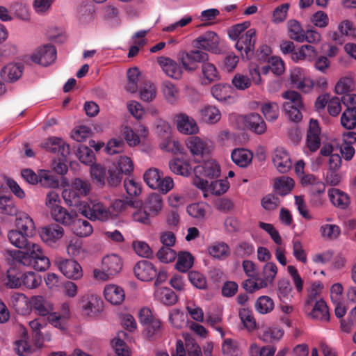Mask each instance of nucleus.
<instances>
[{"mask_svg": "<svg viewBox=\"0 0 356 356\" xmlns=\"http://www.w3.org/2000/svg\"><path fill=\"white\" fill-rule=\"evenodd\" d=\"M282 97L286 99L283 104L286 115L292 121H300L304 109L301 95L296 91L288 90L282 94Z\"/></svg>", "mask_w": 356, "mask_h": 356, "instance_id": "1", "label": "nucleus"}, {"mask_svg": "<svg viewBox=\"0 0 356 356\" xmlns=\"http://www.w3.org/2000/svg\"><path fill=\"white\" fill-rule=\"evenodd\" d=\"M122 268L121 258L115 254H108L102 259V270H94V276L96 279L105 281L119 273Z\"/></svg>", "mask_w": 356, "mask_h": 356, "instance_id": "2", "label": "nucleus"}, {"mask_svg": "<svg viewBox=\"0 0 356 356\" xmlns=\"http://www.w3.org/2000/svg\"><path fill=\"white\" fill-rule=\"evenodd\" d=\"M147 185L152 188L157 189L163 193H167L174 186V182L171 177H163V174L157 168H150L145 172L143 176Z\"/></svg>", "mask_w": 356, "mask_h": 356, "instance_id": "3", "label": "nucleus"}, {"mask_svg": "<svg viewBox=\"0 0 356 356\" xmlns=\"http://www.w3.org/2000/svg\"><path fill=\"white\" fill-rule=\"evenodd\" d=\"M79 211L83 216L92 220L106 221L112 218L111 211L98 201L84 204L80 207Z\"/></svg>", "mask_w": 356, "mask_h": 356, "instance_id": "4", "label": "nucleus"}, {"mask_svg": "<svg viewBox=\"0 0 356 356\" xmlns=\"http://www.w3.org/2000/svg\"><path fill=\"white\" fill-rule=\"evenodd\" d=\"M54 263L59 270L69 279L76 280L83 276L82 268L75 260L58 257Z\"/></svg>", "mask_w": 356, "mask_h": 356, "instance_id": "5", "label": "nucleus"}, {"mask_svg": "<svg viewBox=\"0 0 356 356\" xmlns=\"http://www.w3.org/2000/svg\"><path fill=\"white\" fill-rule=\"evenodd\" d=\"M256 39V31L254 29L248 30L238 39L235 47L243 58H250L254 50Z\"/></svg>", "mask_w": 356, "mask_h": 356, "instance_id": "6", "label": "nucleus"}, {"mask_svg": "<svg viewBox=\"0 0 356 356\" xmlns=\"http://www.w3.org/2000/svg\"><path fill=\"white\" fill-rule=\"evenodd\" d=\"M57 53L55 47L49 44L42 45L35 50L31 56L33 62L42 66H48L54 63Z\"/></svg>", "mask_w": 356, "mask_h": 356, "instance_id": "7", "label": "nucleus"}, {"mask_svg": "<svg viewBox=\"0 0 356 356\" xmlns=\"http://www.w3.org/2000/svg\"><path fill=\"white\" fill-rule=\"evenodd\" d=\"M219 38L213 31H207L200 35L193 42V46L197 49H202L208 51L218 54L220 52L218 47Z\"/></svg>", "mask_w": 356, "mask_h": 356, "instance_id": "8", "label": "nucleus"}, {"mask_svg": "<svg viewBox=\"0 0 356 356\" xmlns=\"http://www.w3.org/2000/svg\"><path fill=\"white\" fill-rule=\"evenodd\" d=\"M40 146L47 152L60 156L64 159L70 154V146L60 138H49L42 142Z\"/></svg>", "mask_w": 356, "mask_h": 356, "instance_id": "9", "label": "nucleus"}, {"mask_svg": "<svg viewBox=\"0 0 356 356\" xmlns=\"http://www.w3.org/2000/svg\"><path fill=\"white\" fill-rule=\"evenodd\" d=\"M177 130L186 135H194L199 132V127L196 121L191 116L184 113L175 115Z\"/></svg>", "mask_w": 356, "mask_h": 356, "instance_id": "10", "label": "nucleus"}, {"mask_svg": "<svg viewBox=\"0 0 356 356\" xmlns=\"http://www.w3.org/2000/svg\"><path fill=\"white\" fill-rule=\"evenodd\" d=\"M156 131L159 134H163L164 140L161 143L160 147L163 150L176 154L180 151V144L178 141L172 140L170 138V127L165 122H161L158 124Z\"/></svg>", "mask_w": 356, "mask_h": 356, "instance_id": "11", "label": "nucleus"}, {"mask_svg": "<svg viewBox=\"0 0 356 356\" xmlns=\"http://www.w3.org/2000/svg\"><path fill=\"white\" fill-rule=\"evenodd\" d=\"M81 304L83 314L88 316H95L102 309V301L96 295L88 294L83 296Z\"/></svg>", "mask_w": 356, "mask_h": 356, "instance_id": "12", "label": "nucleus"}, {"mask_svg": "<svg viewBox=\"0 0 356 356\" xmlns=\"http://www.w3.org/2000/svg\"><path fill=\"white\" fill-rule=\"evenodd\" d=\"M26 252L17 250H11L8 251V255L16 262L24 266H32L33 255L38 252V244L32 243L28 247Z\"/></svg>", "mask_w": 356, "mask_h": 356, "instance_id": "13", "label": "nucleus"}, {"mask_svg": "<svg viewBox=\"0 0 356 356\" xmlns=\"http://www.w3.org/2000/svg\"><path fill=\"white\" fill-rule=\"evenodd\" d=\"M273 162L277 170L281 173L287 172L292 167L289 152L283 147H277L273 155Z\"/></svg>", "mask_w": 356, "mask_h": 356, "instance_id": "14", "label": "nucleus"}, {"mask_svg": "<svg viewBox=\"0 0 356 356\" xmlns=\"http://www.w3.org/2000/svg\"><path fill=\"white\" fill-rule=\"evenodd\" d=\"M157 62L164 73L169 77L174 79H179L181 77L183 67L175 60L168 57L161 56L158 58Z\"/></svg>", "mask_w": 356, "mask_h": 356, "instance_id": "15", "label": "nucleus"}, {"mask_svg": "<svg viewBox=\"0 0 356 356\" xmlns=\"http://www.w3.org/2000/svg\"><path fill=\"white\" fill-rule=\"evenodd\" d=\"M40 234L44 243L49 245H52L62 238L64 234V229L58 225L51 224L42 227Z\"/></svg>", "mask_w": 356, "mask_h": 356, "instance_id": "16", "label": "nucleus"}, {"mask_svg": "<svg viewBox=\"0 0 356 356\" xmlns=\"http://www.w3.org/2000/svg\"><path fill=\"white\" fill-rule=\"evenodd\" d=\"M186 146L193 156H204L211 151L210 142L197 136H191L186 140Z\"/></svg>", "mask_w": 356, "mask_h": 356, "instance_id": "17", "label": "nucleus"}, {"mask_svg": "<svg viewBox=\"0 0 356 356\" xmlns=\"http://www.w3.org/2000/svg\"><path fill=\"white\" fill-rule=\"evenodd\" d=\"M134 274L141 281H150L157 275L154 265L149 261H138L134 268Z\"/></svg>", "mask_w": 356, "mask_h": 356, "instance_id": "18", "label": "nucleus"}, {"mask_svg": "<svg viewBox=\"0 0 356 356\" xmlns=\"http://www.w3.org/2000/svg\"><path fill=\"white\" fill-rule=\"evenodd\" d=\"M194 172L208 179H216L220 175V168L216 161L208 160L195 167Z\"/></svg>", "mask_w": 356, "mask_h": 356, "instance_id": "19", "label": "nucleus"}, {"mask_svg": "<svg viewBox=\"0 0 356 356\" xmlns=\"http://www.w3.org/2000/svg\"><path fill=\"white\" fill-rule=\"evenodd\" d=\"M31 305L35 312L42 316H46L54 310L53 303L42 296H33L31 299Z\"/></svg>", "mask_w": 356, "mask_h": 356, "instance_id": "20", "label": "nucleus"}, {"mask_svg": "<svg viewBox=\"0 0 356 356\" xmlns=\"http://www.w3.org/2000/svg\"><path fill=\"white\" fill-rule=\"evenodd\" d=\"M24 67L19 63H9L1 70V78L8 82H15L22 75Z\"/></svg>", "mask_w": 356, "mask_h": 356, "instance_id": "21", "label": "nucleus"}, {"mask_svg": "<svg viewBox=\"0 0 356 356\" xmlns=\"http://www.w3.org/2000/svg\"><path fill=\"white\" fill-rule=\"evenodd\" d=\"M201 70L202 76H200V80L203 85L211 84L220 79V73L215 65L209 61L202 65Z\"/></svg>", "mask_w": 356, "mask_h": 356, "instance_id": "22", "label": "nucleus"}, {"mask_svg": "<svg viewBox=\"0 0 356 356\" xmlns=\"http://www.w3.org/2000/svg\"><path fill=\"white\" fill-rule=\"evenodd\" d=\"M309 315L311 318L322 321L328 322L330 321V312L326 302L321 298L316 301L312 305Z\"/></svg>", "mask_w": 356, "mask_h": 356, "instance_id": "23", "label": "nucleus"}, {"mask_svg": "<svg viewBox=\"0 0 356 356\" xmlns=\"http://www.w3.org/2000/svg\"><path fill=\"white\" fill-rule=\"evenodd\" d=\"M104 293L106 300L113 305L121 304L125 297L123 289L115 284L106 286Z\"/></svg>", "mask_w": 356, "mask_h": 356, "instance_id": "24", "label": "nucleus"}, {"mask_svg": "<svg viewBox=\"0 0 356 356\" xmlns=\"http://www.w3.org/2000/svg\"><path fill=\"white\" fill-rule=\"evenodd\" d=\"M51 215L55 221L65 226H70L74 222V218L76 217L75 212H69L61 206L53 209V211H51Z\"/></svg>", "mask_w": 356, "mask_h": 356, "instance_id": "25", "label": "nucleus"}, {"mask_svg": "<svg viewBox=\"0 0 356 356\" xmlns=\"http://www.w3.org/2000/svg\"><path fill=\"white\" fill-rule=\"evenodd\" d=\"M199 113L200 120L209 124H216L221 118L220 111L214 106L207 105L200 109Z\"/></svg>", "mask_w": 356, "mask_h": 356, "instance_id": "26", "label": "nucleus"}, {"mask_svg": "<svg viewBox=\"0 0 356 356\" xmlns=\"http://www.w3.org/2000/svg\"><path fill=\"white\" fill-rule=\"evenodd\" d=\"M252 153L243 148L235 149L231 154L232 161L241 168L247 167L252 160Z\"/></svg>", "mask_w": 356, "mask_h": 356, "instance_id": "27", "label": "nucleus"}, {"mask_svg": "<svg viewBox=\"0 0 356 356\" xmlns=\"http://www.w3.org/2000/svg\"><path fill=\"white\" fill-rule=\"evenodd\" d=\"M247 126L257 134H262L266 130V124L261 116L256 113L247 115L245 118Z\"/></svg>", "mask_w": 356, "mask_h": 356, "instance_id": "28", "label": "nucleus"}, {"mask_svg": "<svg viewBox=\"0 0 356 356\" xmlns=\"http://www.w3.org/2000/svg\"><path fill=\"white\" fill-rule=\"evenodd\" d=\"M22 272L15 267H11L7 270L3 279V284L9 289H19L21 287Z\"/></svg>", "mask_w": 356, "mask_h": 356, "instance_id": "29", "label": "nucleus"}, {"mask_svg": "<svg viewBox=\"0 0 356 356\" xmlns=\"http://www.w3.org/2000/svg\"><path fill=\"white\" fill-rule=\"evenodd\" d=\"M284 334V330L277 326L268 327L262 329L259 333V338L266 343L279 341Z\"/></svg>", "mask_w": 356, "mask_h": 356, "instance_id": "30", "label": "nucleus"}, {"mask_svg": "<svg viewBox=\"0 0 356 356\" xmlns=\"http://www.w3.org/2000/svg\"><path fill=\"white\" fill-rule=\"evenodd\" d=\"M7 237L10 243L17 248L25 249L30 247L29 236L17 229H12L8 232Z\"/></svg>", "mask_w": 356, "mask_h": 356, "instance_id": "31", "label": "nucleus"}, {"mask_svg": "<svg viewBox=\"0 0 356 356\" xmlns=\"http://www.w3.org/2000/svg\"><path fill=\"white\" fill-rule=\"evenodd\" d=\"M169 168L173 173L184 177L189 176L192 170L189 162L180 159L171 160L169 162Z\"/></svg>", "mask_w": 356, "mask_h": 356, "instance_id": "32", "label": "nucleus"}, {"mask_svg": "<svg viewBox=\"0 0 356 356\" xmlns=\"http://www.w3.org/2000/svg\"><path fill=\"white\" fill-rule=\"evenodd\" d=\"M73 232L79 237H87L90 236L93 231L90 223L84 219L74 218V222L71 225Z\"/></svg>", "mask_w": 356, "mask_h": 356, "instance_id": "33", "label": "nucleus"}, {"mask_svg": "<svg viewBox=\"0 0 356 356\" xmlns=\"http://www.w3.org/2000/svg\"><path fill=\"white\" fill-rule=\"evenodd\" d=\"M260 109L266 120L268 122L275 121L280 115V107L275 102H264L261 103Z\"/></svg>", "mask_w": 356, "mask_h": 356, "instance_id": "34", "label": "nucleus"}, {"mask_svg": "<svg viewBox=\"0 0 356 356\" xmlns=\"http://www.w3.org/2000/svg\"><path fill=\"white\" fill-rule=\"evenodd\" d=\"M18 209L12 197L0 195V214L7 216H15Z\"/></svg>", "mask_w": 356, "mask_h": 356, "instance_id": "35", "label": "nucleus"}, {"mask_svg": "<svg viewBox=\"0 0 356 356\" xmlns=\"http://www.w3.org/2000/svg\"><path fill=\"white\" fill-rule=\"evenodd\" d=\"M211 92L218 102H227L232 98V87L229 84H216L211 87Z\"/></svg>", "mask_w": 356, "mask_h": 356, "instance_id": "36", "label": "nucleus"}, {"mask_svg": "<svg viewBox=\"0 0 356 356\" xmlns=\"http://www.w3.org/2000/svg\"><path fill=\"white\" fill-rule=\"evenodd\" d=\"M209 254L218 259H224L229 256L230 249L225 242H216L208 248Z\"/></svg>", "mask_w": 356, "mask_h": 356, "instance_id": "37", "label": "nucleus"}, {"mask_svg": "<svg viewBox=\"0 0 356 356\" xmlns=\"http://www.w3.org/2000/svg\"><path fill=\"white\" fill-rule=\"evenodd\" d=\"M90 175L93 181L99 187L102 188L106 184V168L99 163H95L90 165Z\"/></svg>", "mask_w": 356, "mask_h": 356, "instance_id": "38", "label": "nucleus"}, {"mask_svg": "<svg viewBox=\"0 0 356 356\" xmlns=\"http://www.w3.org/2000/svg\"><path fill=\"white\" fill-rule=\"evenodd\" d=\"M39 182L45 188H56L59 186L58 177L49 170H40L38 172Z\"/></svg>", "mask_w": 356, "mask_h": 356, "instance_id": "39", "label": "nucleus"}, {"mask_svg": "<svg viewBox=\"0 0 356 356\" xmlns=\"http://www.w3.org/2000/svg\"><path fill=\"white\" fill-rule=\"evenodd\" d=\"M287 30L291 39L298 42H303V34L305 31L298 20H289L287 22Z\"/></svg>", "mask_w": 356, "mask_h": 356, "instance_id": "40", "label": "nucleus"}, {"mask_svg": "<svg viewBox=\"0 0 356 356\" xmlns=\"http://www.w3.org/2000/svg\"><path fill=\"white\" fill-rule=\"evenodd\" d=\"M329 197L335 207L341 209L346 208L350 203L348 196L339 189L333 188L329 191Z\"/></svg>", "mask_w": 356, "mask_h": 356, "instance_id": "41", "label": "nucleus"}, {"mask_svg": "<svg viewBox=\"0 0 356 356\" xmlns=\"http://www.w3.org/2000/svg\"><path fill=\"white\" fill-rule=\"evenodd\" d=\"M17 229L29 237L35 230V224L33 219L26 213L22 214L17 218Z\"/></svg>", "mask_w": 356, "mask_h": 356, "instance_id": "42", "label": "nucleus"}, {"mask_svg": "<svg viewBox=\"0 0 356 356\" xmlns=\"http://www.w3.org/2000/svg\"><path fill=\"white\" fill-rule=\"evenodd\" d=\"M294 186V181L289 177H281L275 183V190L281 196L289 194Z\"/></svg>", "mask_w": 356, "mask_h": 356, "instance_id": "43", "label": "nucleus"}, {"mask_svg": "<svg viewBox=\"0 0 356 356\" xmlns=\"http://www.w3.org/2000/svg\"><path fill=\"white\" fill-rule=\"evenodd\" d=\"M50 266L49 258L44 255L41 247L38 245V252L33 255L32 267L38 271H44Z\"/></svg>", "mask_w": 356, "mask_h": 356, "instance_id": "44", "label": "nucleus"}, {"mask_svg": "<svg viewBox=\"0 0 356 356\" xmlns=\"http://www.w3.org/2000/svg\"><path fill=\"white\" fill-rule=\"evenodd\" d=\"M41 282V277L34 272L29 271L22 273L21 287L24 286L29 289H33L38 288Z\"/></svg>", "mask_w": 356, "mask_h": 356, "instance_id": "45", "label": "nucleus"}, {"mask_svg": "<svg viewBox=\"0 0 356 356\" xmlns=\"http://www.w3.org/2000/svg\"><path fill=\"white\" fill-rule=\"evenodd\" d=\"M277 273V267L275 263L268 262L264 265L261 280L264 284H266V287H268V285L273 283Z\"/></svg>", "mask_w": 356, "mask_h": 356, "instance_id": "46", "label": "nucleus"}, {"mask_svg": "<svg viewBox=\"0 0 356 356\" xmlns=\"http://www.w3.org/2000/svg\"><path fill=\"white\" fill-rule=\"evenodd\" d=\"M141 100L146 102L153 101L156 96V88L154 83L147 81L139 90Z\"/></svg>", "mask_w": 356, "mask_h": 356, "instance_id": "47", "label": "nucleus"}, {"mask_svg": "<svg viewBox=\"0 0 356 356\" xmlns=\"http://www.w3.org/2000/svg\"><path fill=\"white\" fill-rule=\"evenodd\" d=\"M194 258L188 252H180L178 254L176 267L180 272L185 273L193 266Z\"/></svg>", "mask_w": 356, "mask_h": 356, "instance_id": "48", "label": "nucleus"}, {"mask_svg": "<svg viewBox=\"0 0 356 356\" xmlns=\"http://www.w3.org/2000/svg\"><path fill=\"white\" fill-rule=\"evenodd\" d=\"M71 185L73 188L76 191V193L81 195V197H86L91 191V183L87 179L75 178L72 181Z\"/></svg>", "mask_w": 356, "mask_h": 356, "instance_id": "49", "label": "nucleus"}, {"mask_svg": "<svg viewBox=\"0 0 356 356\" xmlns=\"http://www.w3.org/2000/svg\"><path fill=\"white\" fill-rule=\"evenodd\" d=\"M140 71L138 67H132L127 71V83L126 90L131 93L138 90V82L139 80Z\"/></svg>", "mask_w": 356, "mask_h": 356, "instance_id": "50", "label": "nucleus"}, {"mask_svg": "<svg viewBox=\"0 0 356 356\" xmlns=\"http://www.w3.org/2000/svg\"><path fill=\"white\" fill-rule=\"evenodd\" d=\"M322 289L321 284L319 282H315L312 284L309 289L308 290V294L305 300V308L309 309L310 305L316 303V301H318V298L321 291Z\"/></svg>", "mask_w": 356, "mask_h": 356, "instance_id": "51", "label": "nucleus"}, {"mask_svg": "<svg viewBox=\"0 0 356 356\" xmlns=\"http://www.w3.org/2000/svg\"><path fill=\"white\" fill-rule=\"evenodd\" d=\"M145 207L152 213L156 214L163 207V200L160 194L152 193L145 200Z\"/></svg>", "mask_w": 356, "mask_h": 356, "instance_id": "52", "label": "nucleus"}, {"mask_svg": "<svg viewBox=\"0 0 356 356\" xmlns=\"http://www.w3.org/2000/svg\"><path fill=\"white\" fill-rule=\"evenodd\" d=\"M243 288L248 293H253L261 289L266 288L260 276L251 277L245 280L242 284Z\"/></svg>", "mask_w": 356, "mask_h": 356, "instance_id": "53", "label": "nucleus"}, {"mask_svg": "<svg viewBox=\"0 0 356 356\" xmlns=\"http://www.w3.org/2000/svg\"><path fill=\"white\" fill-rule=\"evenodd\" d=\"M255 308L260 314H265L270 312L273 309L274 302L270 297L263 296L257 300Z\"/></svg>", "mask_w": 356, "mask_h": 356, "instance_id": "54", "label": "nucleus"}, {"mask_svg": "<svg viewBox=\"0 0 356 356\" xmlns=\"http://www.w3.org/2000/svg\"><path fill=\"white\" fill-rule=\"evenodd\" d=\"M162 91L165 99L170 104L175 103L179 98V92L177 88L170 81L163 82Z\"/></svg>", "mask_w": 356, "mask_h": 356, "instance_id": "55", "label": "nucleus"}, {"mask_svg": "<svg viewBox=\"0 0 356 356\" xmlns=\"http://www.w3.org/2000/svg\"><path fill=\"white\" fill-rule=\"evenodd\" d=\"M160 301L165 305H173L177 302L176 293L170 289H161L156 293Z\"/></svg>", "mask_w": 356, "mask_h": 356, "instance_id": "56", "label": "nucleus"}, {"mask_svg": "<svg viewBox=\"0 0 356 356\" xmlns=\"http://www.w3.org/2000/svg\"><path fill=\"white\" fill-rule=\"evenodd\" d=\"M77 156L79 161L86 164L91 165L95 161V154L93 151L88 147L81 145L77 150Z\"/></svg>", "mask_w": 356, "mask_h": 356, "instance_id": "57", "label": "nucleus"}, {"mask_svg": "<svg viewBox=\"0 0 356 356\" xmlns=\"http://www.w3.org/2000/svg\"><path fill=\"white\" fill-rule=\"evenodd\" d=\"M207 205L203 203H193L187 207L186 211L189 216L198 219L203 220L206 216Z\"/></svg>", "mask_w": 356, "mask_h": 356, "instance_id": "58", "label": "nucleus"}, {"mask_svg": "<svg viewBox=\"0 0 356 356\" xmlns=\"http://www.w3.org/2000/svg\"><path fill=\"white\" fill-rule=\"evenodd\" d=\"M134 202L128 198L121 200L118 199L113 202L111 205L112 209V217L118 216L120 213L124 211L129 207H133Z\"/></svg>", "mask_w": 356, "mask_h": 356, "instance_id": "59", "label": "nucleus"}, {"mask_svg": "<svg viewBox=\"0 0 356 356\" xmlns=\"http://www.w3.org/2000/svg\"><path fill=\"white\" fill-rule=\"evenodd\" d=\"M341 124L346 129H353L356 127V111L345 110L341 117Z\"/></svg>", "mask_w": 356, "mask_h": 356, "instance_id": "60", "label": "nucleus"}, {"mask_svg": "<svg viewBox=\"0 0 356 356\" xmlns=\"http://www.w3.org/2000/svg\"><path fill=\"white\" fill-rule=\"evenodd\" d=\"M186 315L179 309H172L169 314V321L175 328H182L186 325Z\"/></svg>", "mask_w": 356, "mask_h": 356, "instance_id": "61", "label": "nucleus"}, {"mask_svg": "<svg viewBox=\"0 0 356 356\" xmlns=\"http://www.w3.org/2000/svg\"><path fill=\"white\" fill-rule=\"evenodd\" d=\"M122 179V173L120 171L118 168L113 165L108 168V177L106 181L108 184L111 187L118 186Z\"/></svg>", "mask_w": 356, "mask_h": 356, "instance_id": "62", "label": "nucleus"}, {"mask_svg": "<svg viewBox=\"0 0 356 356\" xmlns=\"http://www.w3.org/2000/svg\"><path fill=\"white\" fill-rule=\"evenodd\" d=\"M289 7L290 4L289 3L277 6L273 12L272 22L275 24L283 22L286 19Z\"/></svg>", "mask_w": 356, "mask_h": 356, "instance_id": "63", "label": "nucleus"}, {"mask_svg": "<svg viewBox=\"0 0 356 356\" xmlns=\"http://www.w3.org/2000/svg\"><path fill=\"white\" fill-rule=\"evenodd\" d=\"M229 182L225 179H219L211 181L208 188V191L216 195L225 193L229 188Z\"/></svg>", "mask_w": 356, "mask_h": 356, "instance_id": "64", "label": "nucleus"}]
</instances>
